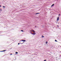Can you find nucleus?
<instances>
[{
	"label": "nucleus",
	"instance_id": "nucleus-16",
	"mask_svg": "<svg viewBox=\"0 0 61 61\" xmlns=\"http://www.w3.org/2000/svg\"><path fill=\"white\" fill-rule=\"evenodd\" d=\"M44 61H46V60H45Z\"/></svg>",
	"mask_w": 61,
	"mask_h": 61
},
{
	"label": "nucleus",
	"instance_id": "nucleus-11",
	"mask_svg": "<svg viewBox=\"0 0 61 61\" xmlns=\"http://www.w3.org/2000/svg\"><path fill=\"white\" fill-rule=\"evenodd\" d=\"M46 44H47V41H46Z\"/></svg>",
	"mask_w": 61,
	"mask_h": 61
},
{
	"label": "nucleus",
	"instance_id": "nucleus-10",
	"mask_svg": "<svg viewBox=\"0 0 61 61\" xmlns=\"http://www.w3.org/2000/svg\"><path fill=\"white\" fill-rule=\"evenodd\" d=\"M42 37L43 38V37H44V36H42Z\"/></svg>",
	"mask_w": 61,
	"mask_h": 61
},
{
	"label": "nucleus",
	"instance_id": "nucleus-4",
	"mask_svg": "<svg viewBox=\"0 0 61 61\" xmlns=\"http://www.w3.org/2000/svg\"><path fill=\"white\" fill-rule=\"evenodd\" d=\"M53 5H54V4H53L51 6L52 7L53 6Z\"/></svg>",
	"mask_w": 61,
	"mask_h": 61
},
{
	"label": "nucleus",
	"instance_id": "nucleus-22",
	"mask_svg": "<svg viewBox=\"0 0 61 61\" xmlns=\"http://www.w3.org/2000/svg\"><path fill=\"white\" fill-rule=\"evenodd\" d=\"M35 27H36V26H35Z\"/></svg>",
	"mask_w": 61,
	"mask_h": 61
},
{
	"label": "nucleus",
	"instance_id": "nucleus-8",
	"mask_svg": "<svg viewBox=\"0 0 61 61\" xmlns=\"http://www.w3.org/2000/svg\"><path fill=\"white\" fill-rule=\"evenodd\" d=\"M33 32H34V33H35V31H34V30H33Z\"/></svg>",
	"mask_w": 61,
	"mask_h": 61
},
{
	"label": "nucleus",
	"instance_id": "nucleus-20",
	"mask_svg": "<svg viewBox=\"0 0 61 61\" xmlns=\"http://www.w3.org/2000/svg\"><path fill=\"white\" fill-rule=\"evenodd\" d=\"M19 44H20V43H18V45H19Z\"/></svg>",
	"mask_w": 61,
	"mask_h": 61
},
{
	"label": "nucleus",
	"instance_id": "nucleus-1",
	"mask_svg": "<svg viewBox=\"0 0 61 61\" xmlns=\"http://www.w3.org/2000/svg\"><path fill=\"white\" fill-rule=\"evenodd\" d=\"M31 34H32V35H35V34H36L35 33H31Z\"/></svg>",
	"mask_w": 61,
	"mask_h": 61
},
{
	"label": "nucleus",
	"instance_id": "nucleus-14",
	"mask_svg": "<svg viewBox=\"0 0 61 61\" xmlns=\"http://www.w3.org/2000/svg\"><path fill=\"white\" fill-rule=\"evenodd\" d=\"M10 55H12V54H10Z\"/></svg>",
	"mask_w": 61,
	"mask_h": 61
},
{
	"label": "nucleus",
	"instance_id": "nucleus-3",
	"mask_svg": "<svg viewBox=\"0 0 61 61\" xmlns=\"http://www.w3.org/2000/svg\"><path fill=\"white\" fill-rule=\"evenodd\" d=\"M21 41H23V42H25V40H22Z\"/></svg>",
	"mask_w": 61,
	"mask_h": 61
},
{
	"label": "nucleus",
	"instance_id": "nucleus-23",
	"mask_svg": "<svg viewBox=\"0 0 61 61\" xmlns=\"http://www.w3.org/2000/svg\"><path fill=\"white\" fill-rule=\"evenodd\" d=\"M1 6L0 5V7H1Z\"/></svg>",
	"mask_w": 61,
	"mask_h": 61
},
{
	"label": "nucleus",
	"instance_id": "nucleus-9",
	"mask_svg": "<svg viewBox=\"0 0 61 61\" xmlns=\"http://www.w3.org/2000/svg\"><path fill=\"white\" fill-rule=\"evenodd\" d=\"M33 30H31L30 31V32H32V31H33Z\"/></svg>",
	"mask_w": 61,
	"mask_h": 61
},
{
	"label": "nucleus",
	"instance_id": "nucleus-18",
	"mask_svg": "<svg viewBox=\"0 0 61 61\" xmlns=\"http://www.w3.org/2000/svg\"><path fill=\"white\" fill-rule=\"evenodd\" d=\"M60 15V14H59V15Z\"/></svg>",
	"mask_w": 61,
	"mask_h": 61
},
{
	"label": "nucleus",
	"instance_id": "nucleus-7",
	"mask_svg": "<svg viewBox=\"0 0 61 61\" xmlns=\"http://www.w3.org/2000/svg\"><path fill=\"white\" fill-rule=\"evenodd\" d=\"M40 14V13H36V15H37V14Z\"/></svg>",
	"mask_w": 61,
	"mask_h": 61
},
{
	"label": "nucleus",
	"instance_id": "nucleus-12",
	"mask_svg": "<svg viewBox=\"0 0 61 61\" xmlns=\"http://www.w3.org/2000/svg\"><path fill=\"white\" fill-rule=\"evenodd\" d=\"M21 31H22V32H24V31L23 30H21Z\"/></svg>",
	"mask_w": 61,
	"mask_h": 61
},
{
	"label": "nucleus",
	"instance_id": "nucleus-2",
	"mask_svg": "<svg viewBox=\"0 0 61 61\" xmlns=\"http://www.w3.org/2000/svg\"><path fill=\"white\" fill-rule=\"evenodd\" d=\"M58 20H59V17H58L57 18V20L58 21Z\"/></svg>",
	"mask_w": 61,
	"mask_h": 61
},
{
	"label": "nucleus",
	"instance_id": "nucleus-19",
	"mask_svg": "<svg viewBox=\"0 0 61 61\" xmlns=\"http://www.w3.org/2000/svg\"><path fill=\"white\" fill-rule=\"evenodd\" d=\"M23 43H20V44H23Z\"/></svg>",
	"mask_w": 61,
	"mask_h": 61
},
{
	"label": "nucleus",
	"instance_id": "nucleus-17",
	"mask_svg": "<svg viewBox=\"0 0 61 61\" xmlns=\"http://www.w3.org/2000/svg\"><path fill=\"white\" fill-rule=\"evenodd\" d=\"M0 10L1 11H2V10Z\"/></svg>",
	"mask_w": 61,
	"mask_h": 61
},
{
	"label": "nucleus",
	"instance_id": "nucleus-21",
	"mask_svg": "<svg viewBox=\"0 0 61 61\" xmlns=\"http://www.w3.org/2000/svg\"><path fill=\"white\" fill-rule=\"evenodd\" d=\"M57 26L58 27V25H57Z\"/></svg>",
	"mask_w": 61,
	"mask_h": 61
},
{
	"label": "nucleus",
	"instance_id": "nucleus-6",
	"mask_svg": "<svg viewBox=\"0 0 61 61\" xmlns=\"http://www.w3.org/2000/svg\"><path fill=\"white\" fill-rule=\"evenodd\" d=\"M15 54H18V52H16L15 53Z\"/></svg>",
	"mask_w": 61,
	"mask_h": 61
},
{
	"label": "nucleus",
	"instance_id": "nucleus-13",
	"mask_svg": "<svg viewBox=\"0 0 61 61\" xmlns=\"http://www.w3.org/2000/svg\"><path fill=\"white\" fill-rule=\"evenodd\" d=\"M55 41H56V42H57V41H56V40H55Z\"/></svg>",
	"mask_w": 61,
	"mask_h": 61
},
{
	"label": "nucleus",
	"instance_id": "nucleus-15",
	"mask_svg": "<svg viewBox=\"0 0 61 61\" xmlns=\"http://www.w3.org/2000/svg\"><path fill=\"white\" fill-rule=\"evenodd\" d=\"M3 7H4V8L5 7V6H3Z\"/></svg>",
	"mask_w": 61,
	"mask_h": 61
},
{
	"label": "nucleus",
	"instance_id": "nucleus-5",
	"mask_svg": "<svg viewBox=\"0 0 61 61\" xmlns=\"http://www.w3.org/2000/svg\"><path fill=\"white\" fill-rule=\"evenodd\" d=\"M6 51V50H4L3 51H1V52H3V51Z\"/></svg>",
	"mask_w": 61,
	"mask_h": 61
}]
</instances>
